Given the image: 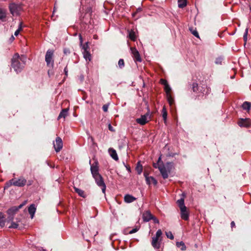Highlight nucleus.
<instances>
[{"instance_id":"nucleus-1","label":"nucleus","mask_w":251,"mask_h":251,"mask_svg":"<svg viewBox=\"0 0 251 251\" xmlns=\"http://www.w3.org/2000/svg\"><path fill=\"white\" fill-rule=\"evenodd\" d=\"M26 61V56L15 53L11 59V66L16 73H20L24 69Z\"/></svg>"},{"instance_id":"nucleus-2","label":"nucleus","mask_w":251,"mask_h":251,"mask_svg":"<svg viewBox=\"0 0 251 251\" xmlns=\"http://www.w3.org/2000/svg\"><path fill=\"white\" fill-rule=\"evenodd\" d=\"M173 168V163L172 162H167L165 165L158 167V169L164 179L168 177V174L171 172Z\"/></svg>"},{"instance_id":"nucleus-3","label":"nucleus","mask_w":251,"mask_h":251,"mask_svg":"<svg viewBox=\"0 0 251 251\" xmlns=\"http://www.w3.org/2000/svg\"><path fill=\"white\" fill-rule=\"evenodd\" d=\"M54 51L52 50H48L45 55V61L47 67L53 69L54 67Z\"/></svg>"},{"instance_id":"nucleus-4","label":"nucleus","mask_w":251,"mask_h":251,"mask_svg":"<svg viewBox=\"0 0 251 251\" xmlns=\"http://www.w3.org/2000/svg\"><path fill=\"white\" fill-rule=\"evenodd\" d=\"M26 203V201H25L23 203L21 204L18 206H13L9 208L7 211V213L8 215L7 220L11 221L13 220L14 216L15 213L19 210V209L21 208Z\"/></svg>"},{"instance_id":"nucleus-5","label":"nucleus","mask_w":251,"mask_h":251,"mask_svg":"<svg viewBox=\"0 0 251 251\" xmlns=\"http://www.w3.org/2000/svg\"><path fill=\"white\" fill-rule=\"evenodd\" d=\"M94 178L96 183L101 188L102 192L103 194L105 193L106 185L104 183L103 179L100 175V174H97L92 176Z\"/></svg>"},{"instance_id":"nucleus-6","label":"nucleus","mask_w":251,"mask_h":251,"mask_svg":"<svg viewBox=\"0 0 251 251\" xmlns=\"http://www.w3.org/2000/svg\"><path fill=\"white\" fill-rule=\"evenodd\" d=\"M9 8L10 13L12 15H18L21 10V7L20 5L15 3H12L9 4Z\"/></svg>"},{"instance_id":"nucleus-7","label":"nucleus","mask_w":251,"mask_h":251,"mask_svg":"<svg viewBox=\"0 0 251 251\" xmlns=\"http://www.w3.org/2000/svg\"><path fill=\"white\" fill-rule=\"evenodd\" d=\"M151 119V115L150 112H148L146 114L142 115L140 118L136 119V122L141 125H144L147 123Z\"/></svg>"},{"instance_id":"nucleus-8","label":"nucleus","mask_w":251,"mask_h":251,"mask_svg":"<svg viewBox=\"0 0 251 251\" xmlns=\"http://www.w3.org/2000/svg\"><path fill=\"white\" fill-rule=\"evenodd\" d=\"M14 179V183L13 185L15 186H18L20 187H22L24 186L26 183V180L23 177L21 176L18 178V180H16L15 178Z\"/></svg>"},{"instance_id":"nucleus-9","label":"nucleus","mask_w":251,"mask_h":251,"mask_svg":"<svg viewBox=\"0 0 251 251\" xmlns=\"http://www.w3.org/2000/svg\"><path fill=\"white\" fill-rule=\"evenodd\" d=\"M130 50L134 61L141 62L142 59L138 51L134 48H131Z\"/></svg>"},{"instance_id":"nucleus-10","label":"nucleus","mask_w":251,"mask_h":251,"mask_svg":"<svg viewBox=\"0 0 251 251\" xmlns=\"http://www.w3.org/2000/svg\"><path fill=\"white\" fill-rule=\"evenodd\" d=\"M55 144H54V148L55 151L57 152H59L63 147V143L61 138L57 137L56 138Z\"/></svg>"},{"instance_id":"nucleus-11","label":"nucleus","mask_w":251,"mask_h":251,"mask_svg":"<svg viewBox=\"0 0 251 251\" xmlns=\"http://www.w3.org/2000/svg\"><path fill=\"white\" fill-rule=\"evenodd\" d=\"M238 125L241 127H249L251 125V120L250 119H242L238 123Z\"/></svg>"},{"instance_id":"nucleus-12","label":"nucleus","mask_w":251,"mask_h":251,"mask_svg":"<svg viewBox=\"0 0 251 251\" xmlns=\"http://www.w3.org/2000/svg\"><path fill=\"white\" fill-rule=\"evenodd\" d=\"M91 172L93 175L100 174L99 172V166H98V161H95V162L91 165Z\"/></svg>"},{"instance_id":"nucleus-13","label":"nucleus","mask_w":251,"mask_h":251,"mask_svg":"<svg viewBox=\"0 0 251 251\" xmlns=\"http://www.w3.org/2000/svg\"><path fill=\"white\" fill-rule=\"evenodd\" d=\"M180 209L181 218L185 221L189 219V213L187 210L186 207L185 208H181Z\"/></svg>"},{"instance_id":"nucleus-14","label":"nucleus","mask_w":251,"mask_h":251,"mask_svg":"<svg viewBox=\"0 0 251 251\" xmlns=\"http://www.w3.org/2000/svg\"><path fill=\"white\" fill-rule=\"evenodd\" d=\"M144 176L146 177V180L148 184L150 185L151 183H153L154 185H156L157 184V182L153 177L148 176L147 174L146 173H144Z\"/></svg>"},{"instance_id":"nucleus-15","label":"nucleus","mask_w":251,"mask_h":251,"mask_svg":"<svg viewBox=\"0 0 251 251\" xmlns=\"http://www.w3.org/2000/svg\"><path fill=\"white\" fill-rule=\"evenodd\" d=\"M152 216L153 215L149 211H146L143 213V218L144 221L149 222L150 220H151Z\"/></svg>"},{"instance_id":"nucleus-16","label":"nucleus","mask_w":251,"mask_h":251,"mask_svg":"<svg viewBox=\"0 0 251 251\" xmlns=\"http://www.w3.org/2000/svg\"><path fill=\"white\" fill-rule=\"evenodd\" d=\"M199 87H200V88H199V91L197 93L203 94H207L209 93V88L205 85H202L201 86H199Z\"/></svg>"},{"instance_id":"nucleus-17","label":"nucleus","mask_w":251,"mask_h":251,"mask_svg":"<svg viewBox=\"0 0 251 251\" xmlns=\"http://www.w3.org/2000/svg\"><path fill=\"white\" fill-rule=\"evenodd\" d=\"M136 200V198L129 194H126L124 197V201L126 203L132 202L135 201Z\"/></svg>"},{"instance_id":"nucleus-18","label":"nucleus","mask_w":251,"mask_h":251,"mask_svg":"<svg viewBox=\"0 0 251 251\" xmlns=\"http://www.w3.org/2000/svg\"><path fill=\"white\" fill-rule=\"evenodd\" d=\"M108 152L111 156V157L114 159L115 160H118V156L117 154L116 151L110 148L108 150Z\"/></svg>"},{"instance_id":"nucleus-19","label":"nucleus","mask_w":251,"mask_h":251,"mask_svg":"<svg viewBox=\"0 0 251 251\" xmlns=\"http://www.w3.org/2000/svg\"><path fill=\"white\" fill-rule=\"evenodd\" d=\"M68 108H65L62 110L60 113L57 119L59 120L62 118L65 119L68 114Z\"/></svg>"},{"instance_id":"nucleus-20","label":"nucleus","mask_w":251,"mask_h":251,"mask_svg":"<svg viewBox=\"0 0 251 251\" xmlns=\"http://www.w3.org/2000/svg\"><path fill=\"white\" fill-rule=\"evenodd\" d=\"M28 212L31 216V218L32 219L34 217V214L36 211V207L34 204H31L28 207Z\"/></svg>"},{"instance_id":"nucleus-21","label":"nucleus","mask_w":251,"mask_h":251,"mask_svg":"<svg viewBox=\"0 0 251 251\" xmlns=\"http://www.w3.org/2000/svg\"><path fill=\"white\" fill-rule=\"evenodd\" d=\"M151 245L154 248L159 249L160 248V243L158 242V239L154 237L152 238Z\"/></svg>"},{"instance_id":"nucleus-22","label":"nucleus","mask_w":251,"mask_h":251,"mask_svg":"<svg viewBox=\"0 0 251 251\" xmlns=\"http://www.w3.org/2000/svg\"><path fill=\"white\" fill-rule=\"evenodd\" d=\"M75 191L76 193H77L78 195L82 198H85L86 197V195L85 194L84 191L81 189L77 188L75 187H74Z\"/></svg>"},{"instance_id":"nucleus-23","label":"nucleus","mask_w":251,"mask_h":251,"mask_svg":"<svg viewBox=\"0 0 251 251\" xmlns=\"http://www.w3.org/2000/svg\"><path fill=\"white\" fill-rule=\"evenodd\" d=\"M242 107L243 109L249 111L251 107V102L248 101H245L242 105Z\"/></svg>"},{"instance_id":"nucleus-24","label":"nucleus","mask_w":251,"mask_h":251,"mask_svg":"<svg viewBox=\"0 0 251 251\" xmlns=\"http://www.w3.org/2000/svg\"><path fill=\"white\" fill-rule=\"evenodd\" d=\"M177 203L180 209H181V208H185L186 206L184 205V199L183 198H182L179 200H178L177 201Z\"/></svg>"},{"instance_id":"nucleus-25","label":"nucleus","mask_w":251,"mask_h":251,"mask_svg":"<svg viewBox=\"0 0 251 251\" xmlns=\"http://www.w3.org/2000/svg\"><path fill=\"white\" fill-rule=\"evenodd\" d=\"M176 246L177 248H180L182 251H184L186 249V246H185L184 243L182 241L177 242L176 243Z\"/></svg>"},{"instance_id":"nucleus-26","label":"nucleus","mask_w":251,"mask_h":251,"mask_svg":"<svg viewBox=\"0 0 251 251\" xmlns=\"http://www.w3.org/2000/svg\"><path fill=\"white\" fill-rule=\"evenodd\" d=\"M187 5L186 0H178V6L179 8H184Z\"/></svg>"},{"instance_id":"nucleus-27","label":"nucleus","mask_w":251,"mask_h":251,"mask_svg":"<svg viewBox=\"0 0 251 251\" xmlns=\"http://www.w3.org/2000/svg\"><path fill=\"white\" fill-rule=\"evenodd\" d=\"M5 219L2 213L0 212V226L3 227L5 225Z\"/></svg>"},{"instance_id":"nucleus-28","label":"nucleus","mask_w":251,"mask_h":251,"mask_svg":"<svg viewBox=\"0 0 251 251\" xmlns=\"http://www.w3.org/2000/svg\"><path fill=\"white\" fill-rule=\"evenodd\" d=\"M6 11L5 10L0 8V20L3 21L6 18Z\"/></svg>"},{"instance_id":"nucleus-29","label":"nucleus","mask_w":251,"mask_h":251,"mask_svg":"<svg viewBox=\"0 0 251 251\" xmlns=\"http://www.w3.org/2000/svg\"><path fill=\"white\" fill-rule=\"evenodd\" d=\"M83 56L84 58L86 59V60H88L89 61H90L91 58V55L90 53L88 51H87L86 49H85V51H83Z\"/></svg>"},{"instance_id":"nucleus-30","label":"nucleus","mask_w":251,"mask_h":251,"mask_svg":"<svg viewBox=\"0 0 251 251\" xmlns=\"http://www.w3.org/2000/svg\"><path fill=\"white\" fill-rule=\"evenodd\" d=\"M13 183H14V179H11V180H10L9 181H8V182H7L5 183V186L4 187V189H7L9 187H10V186H11L12 185H13Z\"/></svg>"},{"instance_id":"nucleus-31","label":"nucleus","mask_w":251,"mask_h":251,"mask_svg":"<svg viewBox=\"0 0 251 251\" xmlns=\"http://www.w3.org/2000/svg\"><path fill=\"white\" fill-rule=\"evenodd\" d=\"M166 97L170 105H172L174 102V100L172 97L171 94H168L166 95Z\"/></svg>"},{"instance_id":"nucleus-32","label":"nucleus","mask_w":251,"mask_h":251,"mask_svg":"<svg viewBox=\"0 0 251 251\" xmlns=\"http://www.w3.org/2000/svg\"><path fill=\"white\" fill-rule=\"evenodd\" d=\"M162 117H163V120H164V122H165L167 120V112L166 109L165 107H163L162 110Z\"/></svg>"},{"instance_id":"nucleus-33","label":"nucleus","mask_w":251,"mask_h":251,"mask_svg":"<svg viewBox=\"0 0 251 251\" xmlns=\"http://www.w3.org/2000/svg\"><path fill=\"white\" fill-rule=\"evenodd\" d=\"M164 89L166 93V95L168 94H171V88L170 87L168 84H167L166 85H164Z\"/></svg>"},{"instance_id":"nucleus-34","label":"nucleus","mask_w":251,"mask_h":251,"mask_svg":"<svg viewBox=\"0 0 251 251\" xmlns=\"http://www.w3.org/2000/svg\"><path fill=\"white\" fill-rule=\"evenodd\" d=\"M128 36H129V38L133 41H135L136 39V36L135 34V32L133 31H130L129 32Z\"/></svg>"},{"instance_id":"nucleus-35","label":"nucleus","mask_w":251,"mask_h":251,"mask_svg":"<svg viewBox=\"0 0 251 251\" xmlns=\"http://www.w3.org/2000/svg\"><path fill=\"white\" fill-rule=\"evenodd\" d=\"M199 88H200V87H199V85L197 83H193L192 89L194 92L197 93L198 92V91H199Z\"/></svg>"},{"instance_id":"nucleus-36","label":"nucleus","mask_w":251,"mask_h":251,"mask_svg":"<svg viewBox=\"0 0 251 251\" xmlns=\"http://www.w3.org/2000/svg\"><path fill=\"white\" fill-rule=\"evenodd\" d=\"M223 60V58L222 57H219L216 59L215 62L216 64L221 65Z\"/></svg>"},{"instance_id":"nucleus-37","label":"nucleus","mask_w":251,"mask_h":251,"mask_svg":"<svg viewBox=\"0 0 251 251\" xmlns=\"http://www.w3.org/2000/svg\"><path fill=\"white\" fill-rule=\"evenodd\" d=\"M192 34L197 38H199V33L196 29H193L192 28H190Z\"/></svg>"},{"instance_id":"nucleus-38","label":"nucleus","mask_w":251,"mask_h":251,"mask_svg":"<svg viewBox=\"0 0 251 251\" xmlns=\"http://www.w3.org/2000/svg\"><path fill=\"white\" fill-rule=\"evenodd\" d=\"M118 65L120 68H123L125 66L124 60L123 59H120L118 61Z\"/></svg>"},{"instance_id":"nucleus-39","label":"nucleus","mask_w":251,"mask_h":251,"mask_svg":"<svg viewBox=\"0 0 251 251\" xmlns=\"http://www.w3.org/2000/svg\"><path fill=\"white\" fill-rule=\"evenodd\" d=\"M136 170L138 174L140 175L142 172V166L140 165H137L136 168Z\"/></svg>"},{"instance_id":"nucleus-40","label":"nucleus","mask_w":251,"mask_h":251,"mask_svg":"<svg viewBox=\"0 0 251 251\" xmlns=\"http://www.w3.org/2000/svg\"><path fill=\"white\" fill-rule=\"evenodd\" d=\"M22 23H20L18 29L17 30H16V31L15 32L14 35L15 36L18 35L20 31L22 30Z\"/></svg>"},{"instance_id":"nucleus-41","label":"nucleus","mask_w":251,"mask_h":251,"mask_svg":"<svg viewBox=\"0 0 251 251\" xmlns=\"http://www.w3.org/2000/svg\"><path fill=\"white\" fill-rule=\"evenodd\" d=\"M166 235L168 238H169L171 240L173 239L174 238L172 233L171 231L166 232Z\"/></svg>"},{"instance_id":"nucleus-42","label":"nucleus","mask_w":251,"mask_h":251,"mask_svg":"<svg viewBox=\"0 0 251 251\" xmlns=\"http://www.w3.org/2000/svg\"><path fill=\"white\" fill-rule=\"evenodd\" d=\"M162 234V231L161 229H158L156 233V235H155V236L154 237L155 238H156L157 239H159V238L161 236Z\"/></svg>"},{"instance_id":"nucleus-43","label":"nucleus","mask_w":251,"mask_h":251,"mask_svg":"<svg viewBox=\"0 0 251 251\" xmlns=\"http://www.w3.org/2000/svg\"><path fill=\"white\" fill-rule=\"evenodd\" d=\"M162 234V231L161 229H158L156 233V235H155V236L154 237L155 238H156L157 239H159V238L161 236Z\"/></svg>"},{"instance_id":"nucleus-44","label":"nucleus","mask_w":251,"mask_h":251,"mask_svg":"<svg viewBox=\"0 0 251 251\" xmlns=\"http://www.w3.org/2000/svg\"><path fill=\"white\" fill-rule=\"evenodd\" d=\"M18 227V224L14 222H12L11 226H9V228H17Z\"/></svg>"},{"instance_id":"nucleus-45","label":"nucleus","mask_w":251,"mask_h":251,"mask_svg":"<svg viewBox=\"0 0 251 251\" xmlns=\"http://www.w3.org/2000/svg\"><path fill=\"white\" fill-rule=\"evenodd\" d=\"M248 28H246V30H245V32L244 34V36H243V38H244V40L245 42L247 41V35H248Z\"/></svg>"},{"instance_id":"nucleus-46","label":"nucleus","mask_w":251,"mask_h":251,"mask_svg":"<svg viewBox=\"0 0 251 251\" xmlns=\"http://www.w3.org/2000/svg\"><path fill=\"white\" fill-rule=\"evenodd\" d=\"M63 52L66 55L69 54L71 52L70 50L68 48H64L63 50Z\"/></svg>"},{"instance_id":"nucleus-47","label":"nucleus","mask_w":251,"mask_h":251,"mask_svg":"<svg viewBox=\"0 0 251 251\" xmlns=\"http://www.w3.org/2000/svg\"><path fill=\"white\" fill-rule=\"evenodd\" d=\"M108 108V105L107 104H104L102 106V109L104 112H107Z\"/></svg>"},{"instance_id":"nucleus-48","label":"nucleus","mask_w":251,"mask_h":251,"mask_svg":"<svg viewBox=\"0 0 251 251\" xmlns=\"http://www.w3.org/2000/svg\"><path fill=\"white\" fill-rule=\"evenodd\" d=\"M160 81H161V84H162L164 85H166L167 84H168V82L167 81V80H166L165 79H161L160 80Z\"/></svg>"},{"instance_id":"nucleus-49","label":"nucleus","mask_w":251,"mask_h":251,"mask_svg":"<svg viewBox=\"0 0 251 251\" xmlns=\"http://www.w3.org/2000/svg\"><path fill=\"white\" fill-rule=\"evenodd\" d=\"M64 73H65L66 77H67V76H68V73L67 66H66L65 67V68H64Z\"/></svg>"},{"instance_id":"nucleus-50","label":"nucleus","mask_w":251,"mask_h":251,"mask_svg":"<svg viewBox=\"0 0 251 251\" xmlns=\"http://www.w3.org/2000/svg\"><path fill=\"white\" fill-rule=\"evenodd\" d=\"M138 231V229L137 228H133L132 229V230H131L129 232V234H132V233H135L136 232H137Z\"/></svg>"},{"instance_id":"nucleus-51","label":"nucleus","mask_w":251,"mask_h":251,"mask_svg":"<svg viewBox=\"0 0 251 251\" xmlns=\"http://www.w3.org/2000/svg\"><path fill=\"white\" fill-rule=\"evenodd\" d=\"M151 219L153 220L154 223H156V224L159 223V220L156 218L154 217L153 216H152V218Z\"/></svg>"},{"instance_id":"nucleus-52","label":"nucleus","mask_w":251,"mask_h":251,"mask_svg":"<svg viewBox=\"0 0 251 251\" xmlns=\"http://www.w3.org/2000/svg\"><path fill=\"white\" fill-rule=\"evenodd\" d=\"M160 166H162V165H160L159 163H154L153 164V167L155 168H158V167Z\"/></svg>"},{"instance_id":"nucleus-53","label":"nucleus","mask_w":251,"mask_h":251,"mask_svg":"<svg viewBox=\"0 0 251 251\" xmlns=\"http://www.w3.org/2000/svg\"><path fill=\"white\" fill-rule=\"evenodd\" d=\"M79 40H80V43L81 45H82V42H83V40H82V36L81 35V34H79Z\"/></svg>"},{"instance_id":"nucleus-54","label":"nucleus","mask_w":251,"mask_h":251,"mask_svg":"<svg viewBox=\"0 0 251 251\" xmlns=\"http://www.w3.org/2000/svg\"><path fill=\"white\" fill-rule=\"evenodd\" d=\"M108 128L109 129V130L110 131H114V130L113 129V127L111 126V125L110 124L108 126Z\"/></svg>"},{"instance_id":"nucleus-55","label":"nucleus","mask_w":251,"mask_h":251,"mask_svg":"<svg viewBox=\"0 0 251 251\" xmlns=\"http://www.w3.org/2000/svg\"><path fill=\"white\" fill-rule=\"evenodd\" d=\"M87 44L86 45H84L82 47V49L84 50V51H85V49L87 50Z\"/></svg>"},{"instance_id":"nucleus-56","label":"nucleus","mask_w":251,"mask_h":251,"mask_svg":"<svg viewBox=\"0 0 251 251\" xmlns=\"http://www.w3.org/2000/svg\"><path fill=\"white\" fill-rule=\"evenodd\" d=\"M235 226V223L233 221H232L231 223V227L232 228V227H234Z\"/></svg>"},{"instance_id":"nucleus-57","label":"nucleus","mask_w":251,"mask_h":251,"mask_svg":"<svg viewBox=\"0 0 251 251\" xmlns=\"http://www.w3.org/2000/svg\"><path fill=\"white\" fill-rule=\"evenodd\" d=\"M32 182H33V181H32V180H29V181H28V184H27V185H31V184H32Z\"/></svg>"},{"instance_id":"nucleus-58","label":"nucleus","mask_w":251,"mask_h":251,"mask_svg":"<svg viewBox=\"0 0 251 251\" xmlns=\"http://www.w3.org/2000/svg\"><path fill=\"white\" fill-rule=\"evenodd\" d=\"M125 166H126V169L128 170V171L130 172V167L129 166H126V165H125Z\"/></svg>"},{"instance_id":"nucleus-59","label":"nucleus","mask_w":251,"mask_h":251,"mask_svg":"<svg viewBox=\"0 0 251 251\" xmlns=\"http://www.w3.org/2000/svg\"><path fill=\"white\" fill-rule=\"evenodd\" d=\"M48 73L49 75V76H50V74H51V73H51V70H49L48 71Z\"/></svg>"},{"instance_id":"nucleus-60","label":"nucleus","mask_w":251,"mask_h":251,"mask_svg":"<svg viewBox=\"0 0 251 251\" xmlns=\"http://www.w3.org/2000/svg\"><path fill=\"white\" fill-rule=\"evenodd\" d=\"M161 157H159V158H158V163H160V161H161Z\"/></svg>"},{"instance_id":"nucleus-61","label":"nucleus","mask_w":251,"mask_h":251,"mask_svg":"<svg viewBox=\"0 0 251 251\" xmlns=\"http://www.w3.org/2000/svg\"><path fill=\"white\" fill-rule=\"evenodd\" d=\"M11 39H12V40H14V36H12V37H11Z\"/></svg>"}]
</instances>
